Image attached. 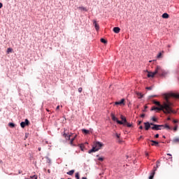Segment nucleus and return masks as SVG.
<instances>
[{
    "mask_svg": "<svg viewBox=\"0 0 179 179\" xmlns=\"http://www.w3.org/2000/svg\"><path fill=\"white\" fill-rule=\"evenodd\" d=\"M38 150L40 152L41 150V148H38Z\"/></svg>",
    "mask_w": 179,
    "mask_h": 179,
    "instance_id": "obj_45",
    "label": "nucleus"
},
{
    "mask_svg": "<svg viewBox=\"0 0 179 179\" xmlns=\"http://www.w3.org/2000/svg\"><path fill=\"white\" fill-rule=\"evenodd\" d=\"M173 122L174 124H177V122H178V120H174L173 121Z\"/></svg>",
    "mask_w": 179,
    "mask_h": 179,
    "instance_id": "obj_38",
    "label": "nucleus"
},
{
    "mask_svg": "<svg viewBox=\"0 0 179 179\" xmlns=\"http://www.w3.org/2000/svg\"><path fill=\"white\" fill-rule=\"evenodd\" d=\"M56 110H59V106H57Z\"/></svg>",
    "mask_w": 179,
    "mask_h": 179,
    "instance_id": "obj_44",
    "label": "nucleus"
},
{
    "mask_svg": "<svg viewBox=\"0 0 179 179\" xmlns=\"http://www.w3.org/2000/svg\"><path fill=\"white\" fill-rule=\"evenodd\" d=\"M120 118L122 120V121H123V124H125V122H127V118H125V117H124L123 115L120 116Z\"/></svg>",
    "mask_w": 179,
    "mask_h": 179,
    "instance_id": "obj_21",
    "label": "nucleus"
},
{
    "mask_svg": "<svg viewBox=\"0 0 179 179\" xmlns=\"http://www.w3.org/2000/svg\"><path fill=\"white\" fill-rule=\"evenodd\" d=\"M144 108H145V109H144L143 111L145 113V112H146V108H148V106H145L144 107Z\"/></svg>",
    "mask_w": 179,
    "mask_h": 179,
    "instance_id": "obj_36",
    "label": "nucleus"
},
{
    "mask_svg": "<svg viewBox=\"0 0 179 179\" xmlns=\"http://www.w3.org/2000/svg\"><path fill=\"white\" fill-rule=\"evenodd\" d=\"M47 111L48 112V111H50V110L47 109Z\"/></svg>",
    "mask_w": 179,
    "mask_h": 179,
    "instance_id": "obj_53",
    "label": "nucleus"
},
{
    "mask_svg": "<svg viewBox=\"0 0 179 179\" xmlns=\"http://www.w3.org/2000/svg\"><path fill=\"white\" fill-rule=\"evenodd\" d=\"M155 138H159V134H156V135L155 136Z\"/></svg>",
    "mask_w": 179,
    "mask_h": 179,
    "instance_id": "obj_43",
    "label": "nucleus"
},
{
    "mask_svg": "<svg viewBox=\"0 0 179 179\" xmlns=\"http://www.w3.org/2000/svg\"><path fill=\"white\" fill-rule=\"evenodd\" d=\"M63 136H64L67 141H70L71 145L73 143V141H75V138H76V135L73 138L71 139V136H72V135H68L66 133H64L63 134Z\"/></svg>",
    "mask_w": 179,
    "mask_h": 179,
    "instance_id": "obj_6",
    "label": "nucleus"
},
{
    "mask_svg": "<svg viewBox=\"0 0 179 179\" xmlns=\"http://www.w3.org/2000/svg\"><path fill=\"white\" fill-rule=\"evenodd\" d=\"M30 124V122L29 121V120L26 119L24 122H22L20 123V127L21 128H24V127L29 125Z\"/></svg>",
    "mask_w": 179,
    "mask_h": 179,
    "instance_id": "obj_8",
    "label": "nucleus"
},
{
    "mask_svg": "<svg viewBox=\"0 0 179 179\" xmlns=\"http://www.w3.org/2000/svg\"><path fill=\"white\" fill-rule=\"evenodd\" d=\"M110 117H111L113 121H116V122H117V124H120V125L124 124V122H122V121L118 120V119L115 117L114 113H111Z\"/></svg>",
    "mask_w": 179,
    "mask_h": 179,
    "instance_id": "obj_7",
    "label": "nucleus"
},
{
    "mask_svg": "<svg viewBox=\"0 0 179 179\" xmlns=\"http://www.w3.org/2000/svg\"><path fill=\"white\" fill-rule=\"evenodd\" d=\"M82 90H83L82 87L78 88L79 93H82Z\"/></svg>",
    "mask_w": 179,
    "mask_h": 179,
    "instance_id": "obj_35",
    "label": "nucleus"
},
{
    "mask_svg": "<svg viewBox=\"0 0 179 179\" xmlns=\"http://www.w3.org/2000/svg\"><path fill=\"white\" fill-rule=\"evenodd\" d=\"M82 179H87L86 177H83Z\"/></svg>",
    "mask_w": 179,
    "mask_h": 179,
    "instance_id": "obj_47",
    "label": "nucleus"
},
{
    "mask_svg": "<svg viewBox=\"0 0 179 179\" xmlns=\"http://www.w3.org/2000/svg\"><path fill=\"white\" fill-rule=\"evenodd\" d=\"M94 26L96 30L99 31V29H100V27L99 26V24H97V22L96 21H94Z\"/></svg>",
    "mask_w": 179,
    "mask_h": 179,
    "instance_id": "obj_15",
    "label": "nucleus"
},
{
    "mask_svg": "<svg viewBox=\"0 0 179 179\" xmlns=\"http://www.w3.org/2000/svg\"><path fill=\"white\" fill-rule=\"evenodd\" d=\"M157 168L155 169H153L151 172V175L149 177V179H153V177H155V174H156Z\"/></svg>",
    "mask_w": 179,
    "mask_h": 179,
    "instance_id": "obj_11",
    "label": "nucleus"
},
{
    "mask_svg": "<svg viewBox=\"0 0 179 179\" xmlns=\"http://www.w3.org/2000/svg\"><path fill=\"white\" fill-rule=\"evenodd\" d=\"M113 31H114V33H116V34H118V33H120V31H121V29H120V27H115L113 28Z\"/></svg>",
    "mask_w": 179,
    "mask_h": 179,
    "instance_id": "obj_13",
    "label": "nucleus"
},
{
    "mask_svg": "<svg viewBox=\"0 0 179 179\" xmlns=\"http://www.w3.org/2000/svg\"><path fill=\"white\" fill-rule=\"evenodd\" d=\"M2 6H3V5L2 4V3H0V9L2 8Z\"/></svg>",
    "mask_w": 179,
    "mask_h": 179,
    "instance_id": "obj_39",
    "label": "nucleus"
},
{
    "mask_svg": "<svg viewBox=\"0 0 179 179\" xmlns=\"http://www.w3.org/2000/svg\"><path fill=\"white\" fill-rule=\"evenodd\" d=\"M124 124H126L127 127H128L129 128H131V127H132V124L128 123L127 122H124Z\"/></svg>",
    "mask_w": 179,
    "mask_h": 179,
    "instance_id": "obj_27",
    "label": "nucleus"
},
{
    "mask_svg": "<svg viewBox=\"0 0 179 179\" xmlns=\"http://www.w3.org/2000/svg\"><path fill=\"white\" fill-rule=\"evenodd\" d=\"M76 178H77V179H80V177L79 176V173H76Z\"/></svg>",
    "mask_w": 179,
    "mask_h": 179,
    "instance_id": "obj_28",
    "label": "nucleus"
},
{
    "mask_svg": "<svg viewBox=\"0 0 179 179\" xmlns=\"http://www.w3.org/2000/svg\"><path fill=\"white\" fill-rule=\"evenodd\" d=\"M144 124H145V131H149V129L150 128V125L152 124H150V123L149 122H145Z\"/></svg>",
    "mask_w": 179,
    "mask_h": 179,
    "instance_id": "obj_12",
    "label": "nucleus"
},
{
    "mask_svg": "<svg viewBox=\"0 0 179 179\" xmlns=\"http://www.w3.org/2000/svg\"><path fill=\"white\" fill-rule=\"evenodd\" d=\"M125 101V99H122L120 101H116L115 103V106H121L122 104H124V102Z\"/></svg>",
    "mask_w": 179,
    "mask_h": 179,
    "instance_id": "obj_10",
    "label": "nucleus"
},
{
    "mask_svg": "<svg viewBox=\"0 0 179 179\" xmlns=\"http://www.w3.org/2000/svg\"><path fill=\"white\" fill-rule=\"evenodd\" d=\"M153 103L155 104L156 106H163V104H161L160 102L155 101V100L153 101Z\"/></svg>",
    "mask_w": 179,
    "mask_h": 179,
    "instance_id": "obj_18",
    "label": "nucleus"
},
{
    "mask_svg": "<svg viewBox=\"0 0 179 179\" xmlns=\"http://www.w3.org/2000/svg\"><path fill=\"white\" fill-rule=\"evenodd\" d=\"M163 138L165 139V138H166V136H163Z\"/></svg>",
    "mask_w": 179,
    "mask_h": 179,
    "instance_id": "obj_49",
    "label": "nucleus"
},
{
    "mask_svg": "<svg viewBox=\"0 0 179 179\" xmlns=\"http://www.w3.org/2000/svg\"><path fill=\"white\" fill-rule=\"evenodd\" d=\"M152 89H153L152 87H146V90H152Z\"/></svg>",
    "mask_w": 179,
    "mask_h": 179,
    "instance_id": "obj_30",
    "label": "nucleus"
},
{
    "mask_svg": "<svg viewBox=\"0 0 179 179\" xmlns=\"http://www.w3.org/2000/svg\"><path fill=\"white\" fill-rule=\"evenodd\" d=\"M74 173H75V170L73 169L67 172L66 174H68V176H73Z\"/></svg>",
    "mask_w": 179,
    "mask_h": 179,
    "instance_id": "obj_16",
    "label": "nucleus"
},
{
    "mask_svg": "<svg viewBox=\"0 0 179 179\" xmlns=\"http://www.w3.org/2000/svg\"><path fill=\"white\" fill-rule=\"evenodd\" d=\"M155 73L161 78H166L167 76V71L163 69L160 66H157L155 69Z\"/></svg>",
    "mask_w": 179,
    "mask_h": 179,
    "instance_id": "obj_3",
    "label": "nucleus"
},
{
    "mask_svg": "<svg viewBox=\"0 0 179 179\" xmlns=\"http://www.w3.org/2000/svg\"><path fill=\"white\" fill-rule=\"evenodd\" d=\"M168 155V156H171V154H167Z\"/></svg>",
    "mask_w": 179,
    "mask_h": 179,
    "instance_id": "obj_50",
    "label": "nucleus"
},
{
    "mask_svg": "<svg viewBox=\"0 0 179 179\" xmlns=\"http://www.w3.org/2000/svg\"><path fill=\"white\" fill-rule=\"evenodd\" d=\"M173 103H169V101H166V100L162 103V106H152L151 108V111H163L164 114H171V113H174L173 110Z\"/></svg>",
    "mask_w": 179,
    "mask_h": 179,
    "instance_id": "obj_1",
    "label": "nucleus"
},
{
    "mask_svg": "<svg viewBox=\"0 0 179 179\" xmlns=\"http://www.w3.org/2000/svg\"><path fill=\"white\" fill-rule=\"evenodd\" d=\"M169 14H167V13H164L163 15H162V17L163 19H169Z\"/></svg>",
    "mask_w": 179,
    "mask_h": 179,
    "instance_id": "obj_17",
    "label": "nucleus"
},
{
    "mask_svg": "<svg viewBox=\"0 0 179 179\" xmlns=\"http://www.w3.org/2000/svg\"><path fill=\"white\" fill-rule=\"evenodd\" d=\"M178 128V126H175L173 128V131H177Z\"/></svg>",
    "mask_w": 179,
    "mask_h": 179,
    "instance_id": "obj_34",
    "label": "nucleus"
},
{
    "mask_svg": "<svg viewBox=\"0 0 179 179\" xmlns=\"http://www.w3.org/2000/svg\"><path fill=\"white\" fill-rule=\"evenodd\" d=\"M152 121H154L155 122H156V121H157V119H156V117H153L152 118Z\"/></svg>",
    "mask_w": 179,
    "mask_h": 179,
    "instance_id": "obj_33",
    "label": "nucleus"
},
{
    "mask_svg": "<svg viewBox=\"0 0 179 179\" xmlns=\"http://www.w3.org/2000/svg\"><path fill=\"white\" fill-rule=\"evenodd\" d=\"M170 97H173V99H179V94L171 92L164 95V99L165 101H168V103H173L170 101Z\"/></svg>",
    "mask_w": 179,
    "mask_h": 179,
    "instance_id": "obj_4",
    "label": "nucleus"
},
{
    "mask_svg": "<svg viewBox=\"0 0 179 179\" xmlns=\"http://www.w3.org/2000/svg\"><path fill=\"white\" fill-rule=\"evenodd\" d=\"M101 43H103V44H107V41L104 38H101Z\"/></svg>",
    "mask_w": 179,
    "mask_h": 179,
    "instance_id": "obj_24",
    "label": "nucleus"
},
{
    "mask_svg": "<svg viewBox=\"0 0 179 179\" xmlns=\"http://www.w3.org/2000/svg\"><path fill=\"white\" fill-rule=\"evenodd\" d=\"M150 125L152 127H151V129L153 131H160L162 129H171V127L169 126L168 124H155L153 123H150Z\"/></svg>",
    "mask_w": 179,
    "mask_h": 179,
    "instance_id": "obj_2",
    "label": "nucleus"
},
{
    "mask_svg": "<svg viewBox=\"0 0 179 179\" xmlns=\"http://www.w3.org/2000/svg\"><path fill=\"white\" fill-rule=\"evenodd\" d=\"M0 163H2V160H0Z\"/></svg>",
    "mask_w": 179,
    "mask_h": 179,
    "instance_id": "obj_52",
    "label": "nucleus"
},
{
    "mask_svg": "<svg viewBox=\"0 0 179 179\" xmlns=\"http://www.w3.org/2000/svg\"><path fill=\"white\" fill-rule=\"evenodd\" d=\"M12 51H13V50L11 48H8L7 49V54H10V52H12Z\"/></svg>",
    "mask_w": 179,
    "mask_h": 179,
    "instance_id": "obj_23",
    "label": "nucleus"
},
{
    "mask_svg": "<svg viewBox=\"0 0 179 179\" xmlns=\"http://www.w3.org/2000/svg\"><path fill=\"white\" fill-rule=\"evenodd\" d=\"M173 142H175V143L179 142V138H176L173 139Z\"/></svg>",
    "mask_w": 179,
    "mask_h": 179,
    "instance_id": "obj_29",
    "label": "nucleus"
},
{
    "mask_svg": "<svg viewBox=\"0 0 179 179\" xmlns=\"http://www.w3.org/2000/svg\"><path fill=\"white\" fill-rule=\"evenodd\" d=\"M150 142H152V146H159V142L151 140Z\"/></svg>",
    "mask_w": 179,
    "mask_h": 179,
    "instance_id": "obj_14",
    "label": "nucleus"
},
{
    "mask_svg": "<svg viewBox=\"0 0 179 179\" xmlns=\"http://www.w3.org/2000/svg\"><path fill=\"white\" fill-rule=\"evenodd\" d=\"M145 113H143V114H141V118H145Z\"/></svg>",
    "mask_w": 179,
    "mask_h": 179,
    "instance_id": "obj_37",
    "label": "nucleus"
},
{
    "mask_svg": "<svg viewBox=\"0 0 179 179\" xmlns=\"http://www.w3.org/2000/svg\"><path fill=\"white\" fill-rule=\"evenodd\" d=\"M8 126L10 127V128H15V124L14 123H9L8 124Z\"/></svg>",
    "mask_w": 179,
    "mask_h": 179,
    "instance_id": "obj_25",
    "label": "nucleus"
},
{
    "mask_svg": "<svg viewBox=\"0 0 179 179\" xmlns=\"http://www.w3.org/2000/svg\"><path fill=\"white\" fill-rule=\"evenodd\" d=\"M98 160H99V162H103V160H104V159H103V157H99V158L98 159Z\"/></svg>",
    "mask_w": 179,
    "mask_h": 179,
    "instance_id": "obj_32",
    "label": "nucleus"
},
{
    "mask_svg": "<svg viewBox=\"0 0 179 179\" xmlns=\"http://www.w3.org/2000/svg\"><path fill=\"white\" fill-rule=\"evenodd\" d=\"M68 179H71V178H68Z\"/></svg>",
    "mask_w": 179,
    "mask_h": 179,
    "instance_id": "obj_54",
    "label": "nucleus"
},
{
    "mask_svg": "<svg viewBox=\"0 0 179 179\" xmlns=\"http://www.w3.org/2000/svg\"><path fill=\"white\" fill-rule=\"evenodd\" d=\"M103 144L101 143V142L99 141H96L95 143H94V147L92 148V150H90L88 151V153H93L94 152H98V150H100V149H101V148H103Z\"/></svg>",
    "mask_w": 179,
    "mask_h": 179,
    "instance_id": "obj_5",
    "label": "nucleus"
},
{
    "mask_svg": "<svg viewBox=\"0 0 179 179\" xmlns=\"http://www.w3.org/2000/svg\"><path fill=\"white\" fill-rule=\"evenodd\" d=\"M140 139H142V136H140Z\"/></svg>",
    "mask_w": 179,
    "mask_h": 179,
    "instance_id": "obj_51",
    "label": "nucleus"
},
{
    "mask_svg": "<svg viewBox=\"0 0 179 179\" xmlns=\"http://www.w3.org/2000/svg\"><path fill=\"white\" fill-rule=\"evenodd\" d=\"M167 120H168V121H170V120H171V118L168 117Z\"/></svg>",
    "mask_w": 179,
    "mask_h": 179,
    "instance_id": "obj_46",
    "label": "nucleus"
},
{
    "mask_svg": "<svg viewBox=\"0 0 179 179\" xmlns=\"http://www.w3.org/2000/svg\"><path fill=\"white\" fill-rule=\"evenodd\" d=\"M145 155H146V156H149V154L146 153Z\"/></svg>",
    "mask_w": 179,
    "mask_h": 179,
    "instance_id": "obj_48",
    "label": "nucleus"
},
{
    "mask_svg": "<svg viewBox=\"0 0 179 179\" xmlns=\"http://www.w3.org/2000/svg\"><path fill=\"white\" fill-rule=\"evenodd\" d=\"M78 9H80L81 10H85V12L87 11V9L85 7H79Z\"/></svg>",
    "mask_w": 179,
    "mask_h": 179,
    "instance_id": "obj_26",
    "label": "nucleus"
},
{
    "mask_svg": "<svg viewBox=\"0 0 179 179\" xmlns=\"http://www.w3.org/2000/svg\"><path fill=\"white\" fill-rule=\"evenodd\" d=\"M142 124V121H139L138 125H141Z\"/></svg>",
    "mask_w": 179,
    "mask_h": 179,
    "instance_id": "obj_41",
    "label": "nucleus"
},
{
    "mask_svg": "<svg viewBox=\"0 0 179 179\" xmlns=\"http://www.w3.org/2000/svg\"><path fill=\"white\" fill-rule=\"evenodd\" d=\"M160 164V161H157L156 162V166L154 167V170H156V169H159V166Z\"/></svg>",
    "mask_w": 179,
    "mask_h": 179,
    "instance_id": "obj_19",
    "label": "nucleus"
},
{
    "mask_svg": "<svg viewBox=\"0 0 179 179\" xmlns=\"http://www.w3.org/2000/svg\"><path fill=\"white\" fill-rule=\"evenodd\" d=\"M116 137H117V138H120V134H116Z\"/></svg>",
    "mask_w": 179,
    "mask_h": 179,
    "instance_id": "obj_40",
    "label": "nucleus"
},
{
    "mask_svg": "<svg viewBox=\"0 0 179 179\" xmlns=\"http://www.w3.org/2000/svg\"><path fill=\"white\" fill-rule=\"evenodd\" d=\"M139 129H143V126H140L139 127Z\"/></svg>",
    "mask_w": 179,
    "mask_h": 179,
    "instance_id": "obj_42",
    "label": "nucleus"
},
{
    "mask_svg": "<svg viewBox=\"0 0 179 179\" xmlns=\"http://www.w3.org/2000/svg\"><path fill=\"white\" fill-rule=\"evenodd\" d=\"M148 73L147 75L148 78H155V75L156 74V70L154 72L148 71Z\"/></svg>",
    "mask_w": 179,
    "mask_h": 179,
    "instance_id": "obj_9",
    "label": "nucleus"
},
{
    "mask_svg": "<svg viewBox=\"0 0 179 179\" xmlns=\"http://www.w3.org/2000/svg\"><path fill=\"white\" fill-rule=\"evenodd\" d=\"M136 94L138 96V99H142V97H143V94L141 92H136Z\"/></svg>",
    "mask_w": 179,
    "mask_h": 179,
    "instance_id": "obj_20",
    "label": "nucleus"
},
{
    "mask_svg": "<svg viewBox=\"0 0 179 179\" xmlns=\"http://www.w3.org/2000/svg\"><path fill=\"white\" fill-rule=\"evenodd\" d=\"M157 58H162V52H159L157 55Z\"/></svg>",
    "mask_w": 179,
    "mask_h": 179,
    "instance_id": "obj_31",
    "label": "nucleus"
},
{
    "mask_svg": "<svg viewBox=\"0 0 179 179\" xmlns=\"http://www.w3.org/2000/svg\"><path fill=\"white\" fill-rule=\"evenodd\" d=\"M82 132H83V134H89L90 131H89V130H87L85 129H83Z\"/></svg>",
    "mask_w": 179,
    "mask_h": 179,
    "instance_id": "obj_22",
    "label": "nucleus"
}]
</instances>
